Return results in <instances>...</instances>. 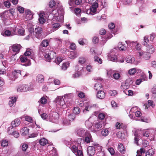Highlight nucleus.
<instances>
[{
    "label": "nucleus",
    "instance_id": "6e6552de",
    "mask_svg": "<svg viewBox=\"0 0 156 156\" xmlns=\"http://www.w3.org/2000/svg\"><path fill=\"white\" fill-rule=\"evenodd\" d=\"M88 131L83 128H80L77 129L76 133L77 135L80 137H83L86 134H88Z\"/></svg>",
    "mask_w": 156,
    "mask_h": 156
},
{
    "label": "nucleus",
    "instance_id": "864d4df0",
    "mask_svg": "<svg viewBox=\"0 0 156 156\" xmlns=\"http://www.w3.org/2000/svg\"><path fill=\"white\" fill-rule=\"evenodd\" d=\"M118 150L120 152H122L123 151L124 149V148L122 144L120 143L118 144Z\"/></svg>",
    "mask_w": 156,
    "mask_h": 156
},
{
    "label": "nucleus",
    "instance_id": "393cba45",
    "mask_svg": "<svg viewBox=\"0 0 156 156\" xmlns=\"http://www.w3.org/2000/svg\"><path fill=\"white\" fill-rule=\"evenodd\" d=\"M78 56V54L76 51H71L70 52L69 55V57L71 59L76 58Z\"/></svg>",
    "mask_w": 156,
    "mask_h": 156
},
{
    "label": "nucleus",
    "instance_id": "1a4fd4ad",
    "mask_svg": "<svg viewBox=\"0 0 156 156\" xmlns=\"http://www.w3.org/2000/svg\"><path fill=\"white\" fill-rule=\"evenodd\" d=\"M108 58L110 61L116 62L117 60V54L113 51L110 52L108 55Z\"/></svg>",
    "mask_w": 156,
    "mask_h": 156
},
{
    "label": "nucleus",
    "instance_id": "a19ab883",
    "mask_svg": "<svg viewBox=\"0 0 156 156\" xmlns=\"http://www.w3.org/2000/svg\"><path fill=\"white\" fill-rule=\"evenodd\" d=\"M25 13L27 17L28 16V15H29V16H30V17L29 18V19L30 20L32 18L33 15L31 14V11L30 10L28 9L26 10L25 11Z\"/></svg>",
    "mask_w": 156,
    "mask_h": 156
},
{
    "label": "nucleus",
    "instance_id": "ddd939ff",
    "mask_svg": "<svg viewBox=\"0 0 156 156\" xmlns=\"http://www.w3.org/2000/svg\"><path fill=\"white\" fill-rule=\"evenodd\" d=\"M131 81L130 79L126 80L124 83L121 84V88L122 89H126L129 87L130 82Z\"/></svg>",
    "mask_w": 156,
    "mask_h": 156
},
{
    "label": "nucleus",
    "instance_id": "c85d7f7f",
    "mask_svg": "<svg viewBox=\"0 0 156 156\" xmlns=\"http://www.w3.org/2000/svg\"><path fill=\"white\" fill-rule=\"evenodd\" d=\"M39 22L41 24H43L45 21V20L43 17V13H40L39 15Z\"/></svg>",
    "mask_w": 156,
    "mask_h": 156
},
{
    "label": "nucleus",
    "instance_id": "37998d69",
    "mask_svg": "<svg viewBox=\"0 0 156 156\" xmlns=\"http://www.w3.org/2000/svg\"><path fill=\"white\" fill-rule=\"evenodd\" d=\"M69 62L63 63L61 67V69L63 70H66L69 66Z\"/></svg>",
    "mask_w": 156,
    "mask_h": 156
},
{
    "label": "nucleus",
    "instance_id": "13d9d810",
    "mask_svg": "<svg viewBox=\"0 0 156 156\" xmlns=\"http://www.w3.org/2000/svg\"><path fill=\"white\" fill-rule=\"evenodd\" d=\"M8 145V141L6 140H3L2 141L1 145L3 147L7 146Z\"/></svg>",
    "mask_w": 156,
    "mask_h": 156
},
{
    "label": "nucleus",
    "instance_id": "f8f14e48",
    "mask_svg": "<svg viewBox=\"0 0 156 156\" xmlns=\"http://www.w3.org/2000/svg\"><path fill=\"white\" fill-rule=\"evenodd\" d=\"M21 46L20 44H14L12 46V50L13 52L15 53V55H16L18 53L20 49Z\"/></svg>",
    "mask_w": 156,
    "mask_h": 156
},
{
    "label": "nucleus",
    "instance_id": "6ab92c4d",
    "mask_svg": "<svg viewBox=\"0 0 156 156\" xmlns=\"http://www.w3.org/2000/svg\"><path fill=\"white\" fill-rule=\"evenodd\" d=\"M102 80H98L94 86V89L96 90H100L102 87V86L101 84Z\"/></svg>",
    "mask_w": 156,
    "mask_h": 156
},
{
    "label": "nucleus",
    "instance_id": "423d86ee",
    "mask_svg": "<svg viewBox=\"0 0 156 156\" xmlns=\"http://www.w3.org/2000/svg\"><path fill=\"white\" fill-rule=\"evenodd\" d=\"M20 58L21 62L24 63L22 64L23 66H29L31 65V63L30 60L28 59L26 56L24 55H21Z\"/></svg>",
    "mask_w": 156,
    "mask_h": 156
},
{
    "label": "nucleus",
    "instance_id": "5fc2aeb1",
    "mask_svg": "<svg viewBox=\"0 0 156 156\" xmlns=\"http://www.w3.org/2000/svg\"><path fill=\"white\" fill-rule=\"evenodd\" d=\"M14 34L13 33L12 34L11 32L9 30H6L4 32V34L3 35L5 36H9L10 35H14Z\"/></svg>",
    "mask_w": 156,
    "mask_h": 156
},
{
    "label": "nucleus",
    "instance_id": "3c124183",
    "mask_svg": "<svg viewBox=\"0 0 156 156\" xmlns=\"http://www.w3.org/2000/svg\"><path fill=\"white\" fill-rule=\"evenodd\" d=\"M141 119L142 122H150V119L145 117H141Z\"/></svg>",
    "mask_w": 156,
    "mask_h": 156
},
{
    "label": "nucleus",
    "instance_id": "39448f33",
    "mask_svg": "<svg viewBox=\"0 0 156 156\" xmlns=\"http://www.w3.org/2000/svg\"><path fill=\"white\" fill-rule=\"evenodd\" d=\"M45 58L47 61L50 62L51 59L56 56V53L52 51H49L44 53V55Z\"/></svg>",
    "mask_w": 156,
    "mask_h": 156
},
{
    "label": "nucleus",
    "instance_id": "412c9836",
    "mask_svg": "<svg viewBox=\"0 0 156 156\" xmlns=\"http://www.w3.org/2000/svg\"><path fill=\"white\" fill-rule=\"evenodd\" d=\"M20 123V119H17L12 121L11 123L12 126L15 127L18 126Z\"/></svg>",
    "mask_w": 156,
    "mask_h": 156
},
{
    "label": "nucleus",
    "instance_id": "de8ad7c7",
    "mask_svg": "<svg viewBox=\"0 0 156 156\" xmlns=\"http://www.w3.org/2000/svg\"><path fill=\"white\" fill-rule=\"evenodd\" d=\"M41 118L44 120L48 121V119L49 118L48 115L45 113L41 114L40 115Z\"/></svg>",
    "mask_w": 156,
    "mask_h": 156
},
{
    "label": "nucleus",
    "instance_id": "20e7f679",
    "mask_svg": "<svg viewBox=\"0 0 156 156\" xmlns=\"http://www.w3.org/2000/svg\"><path fill=\"white\" fill-rule=\"evenodd\" d=\"M57 12L58 16H56V19L59 22H62L63 20L64 10L62 6H61L57 9Z\"/></svg>",
    "mask_w": 156,
    "mask_h": 156
},
{
    "label": "nucleus",
    "instance_id": "bb28decb",
    "mask_svg": "<svg viewBox=\"0 0 156 156\" xmlns=\"http://www.w3.org/2000/svg\"><path fill=\"white\" fill-rule=\"evenodd\" d=\"M126 43L128 47L130 48H132L133 47L135 46L136 44L137 41H126Z\"/></svg>",
    "mask_w": 156,
    "mask_h": 156
},
{
    "label": "nucleus",
    "instance_id": "49530a36",
    "mask_svg": "<svg viewBox=\"0 0 156 156\" xmlns=\"http://www.w3.org/2000/svg\"><path fill=\"white\" fill-rule=\"evenodd\" d=\"M70 121L69 119H64L63 120L62 124L63 125L68 126L70 124Z\"/></svg>",
    "mask_w": 156,
    "mask_h": 156
},
{
    "label": "nucleus",
    "instance_id": "aec40b11",
    "mask_svg": "<svg viewBox=\"0 0 156 156\" xmlns=\"http://www.w3.org/2000/svg\"><path fill=\"white\" fill-rule=\"evenodd\" d=\"M96 97L97 98L100 99H103L105 97V93L103 91L99 90L97 93Z\"/></svg>",
    "mask_w": 156,
    "mask_h": 156
},
{
    "label": "nucleus",
    "instance_id": "603ef678",
    "mask_svg": "<svg viewBox=\"0 0 156 156\" xmlns=\"http://www.w3.org/2000/svg\"><path fill=\"white\" fill-rule=\"evenodd\" d=\"M62 59L60 57H57L54 61V62H55L56 64L59 65L60 63L62 61Z\"/></svg>",
    "mask_w": 156,
    "mask_h": 156
},
{
    "label": "nucleus",
    "instance_id": "c9c22d12",
    "mask_svg": "<svg viewBox=\"0 0 156 156\" xmlns=\"http://www.w3.org/2000/svg\"><path fill=\"white\" fill-rule=\"evenodd\" d=\"M117 136L118 138L121 139H124L125 136V134L121 131H119L117 133Z\"/></svg>",
    "mask_w": 156,
    "mask_h": 156
},
{
    "label": "nucleus",
    "instance_id": "e433bc0d",
    "mask_svg": "<svg viewBox=\"0 0 156 156\" xmlns=\"http://www.w3.org/2000/svg\"><path fill=\"white\" fill-rule=\"evenodd\" d=\"M102 136H107L109 133V131L107 129H103L101 132Z\"/></svg>",
    "mask_w": 156,
    "mask_h": 156
},
{
    "label": "nucleus",
    "instance_id": "a878e982",
    "mask_svg": "<svg viewBox=\"0 0 156 156\" xmlns=\"http://www.w3.org/2000/svg\"><path fill=\"white\" fill-rule=\"evenodd\" d=\"M134 58L131 56H128L126 58V62L128 63H133L135 61Z\"/></svg>",
    "mask_w": 156,
    "mask_h": 156
},
{
    "label": "nucleus",
    "instance_id": "5701e85b",
    "mask_svg": "<svg viewBox=\"0 0 156 156\" xmlns=\"http://www.w3.org/2000/svg\"><path fill=\"white\" fill-rule=\"evenodd\" d=\"M36 80L39 83H43L44 81L43 76L41 74L38 75L37 77Z\"/></svg>",
    "mask_w": 156,
    "mask_h": 156
},
{
    "label": "nucleus",
    "instance_id": "79ce46f5",
    "mask_svg": "<svg viewBox=\"0 0 156 156\" xmlns=\"http://www.w3.org/2000/svg\"><path fill=\"white\" fill-rule=\"evenodd\" d=\"M80 112V108L78 107H76L74 108L73 112L75 114H79Z\"/></svg>",
    "mask_w": 156,
    "mask_h": 156
},
{
    "label": "nucleus",
    "instance_id": "4be33fe9",
    "mask_svg": "<svg viewBox=\"0 0 156 156\" xmlns=\"http://www.w3.org/2000/svg\"><path fill=\"white\" fill-rule=\"evenodd\" d=\"M141 71V70L140 69L133 68L129 70L128 71V73L130 75H133L136 72H140Z\"/></svg>",
    "mask_w": 156,
    "mask_h": 156
},
{
    "label": "nucleus",
    "instance_id": "e2e57ef3",
    "mask_svg": "<svg viewBox=\"0 0 156 156\" xmlns=\"http://www.w3.org/2000/svg\"><path fill=\"white\" fill-rule=\"evenodd\" d=\"M85 124L86 127L89 129L92 126V123L90 122L89 121H86L85 122Z\"/></svg>",
    "mask_w": 156,
    "mask_h": 156
},
{
    "label": "nucleus",
    "instance_id": "cd10ccee",
    "mask_svg": "<svg viewBox=\"0 0 156 156\" xmlns=\"http://www.w3.org/2000/svg\"><path fill=\"white\" fill-rule=\"evenodd\" d=\"M138 110L137 107L136 106L133 107L131 109L129 112V117L131 119L133 118L132 115H133L132 113H134V112H136Z\"/></svg>",
    "mask_w": 156,
    "mask_h": 156
},
{
    "label": "nucleus",
    "instance_id": "7ed1b4c3",
    "mask_svg": "<svg viewBox=\"0 0 156 156\" xmlns=\"http://www.w3.org/2000/svg\"><path fill=\"white\" fill-rule=\"evenodd\" d=\"M59 116V114L56 112L50 114L48 115L49 118L48 119V121L57 123L58 122Z\"/></svg>",
    "mask_w": 156,
    "mask_h": 156
},
{
    "label": "nucleus",
    "instance_id": "09e8293b",
    "mask_svg": "<svg viewBox=\"0 0 156 156\" xmlns=\"http://www.w3.org/2000/svg\"><path fill=\"white\" fill-rule=\"evenodd\" d=\"M35 31L36 33V36H37V34H39L41 33L42 31V28L40 27L36 28Z\"/></svg>",
    "mask_w": 156,
    "mask_h": 156
},
{
    "label": "nucleus",
    "instance_id": "f3484780",
    "mask_svg": "<svg viewBox=\"0 0 156 156\" xmlns=\"http://www.w3.org/2000/svg\"><path fill=\"white\" fill-rule=\"evenodd\" d=\"M147 47V51L150 55L153 53L155 51V48L152 45H148Z\"/></svg>",
    "mask_w": 156,
    "mask_h": 156
},
{
    "label": "nucleus",
    "instance_id": "a211bd4d",
    "mask_svg": "<svg viewBox=\"0 0 156 156\" xmlns=\"http://www.w3.org/2000/svg\"><path fill=\"white\" fill-rule=\"evenodd\" d=\"M85 138L84 139V141L86 143H89L90 142H92V136L88 132V134H86L85 136Z\"/></svg>",
    "mask_w": 156,
    "mask_h": 156
},
{
    "label": "nucleus",
    "instance_id": "052dcab7",
    "mask_svg": "<svg viewBox=\"0 0 156 156\" xmlns=\"http://www.w3.org/2000/svg\"><path fill=\"white\" fill-rule=\"evenodd\" d=\"M117 94V91L115 90H111L109 91V94L111 96H115Z\"/></svg>",
    "mask_w": 156,
    "mask_h": 156
},
{
    "label": "nucleus",
    "instance_id": "2eb2a0df",
    "mask_svg": "<svg viewBox=\"0 0 156 156\" xmlns=\"http://www.w3.org/2000/svg\"><path fill=\"white\" fill-rule=\"evenodd\" d=\"M95 149L94 146H89L87 149V154L89 156H92L95 153Z\"/></svg>",
    "mask_w": 156,
    "mask_h": 156
},
{
    "label": "nucleus",
    "instance_id": "0eeeda50",
    "mask_svg": "<svg viewBox=\"0 0 156 156\" xmlns=\"http://www.w3.org/2000/svg\"><path fill=\"white\" fill-rule=\"evenodd\" d=\"M140 58H144L146 60L149 59L151 57V55L147 52L143 51H140L138 52Z\"/></svg>",
    "mask_w": 156,
    "mask_h": 156
},
{
    "label": "nucleus",
    "instance_id": "8fccbe9b",
    "mask_svg": "<svg viewBox=\"0 0 156 156\" xmlns=\"http://www.w3.org/2000/svg\"><path fill=\"white\" fill-rule=\"evenodd\" d=\"M75 118V115L73 114H70L68 115V118L70 121H73Z\"/></svg>",
    "mask_w": 156,
    "mask_h": 156
},
{
    "label": "nucleus",
    "instance_id": "58836bf2",
    "mask_svg": "<svg viewBox=\"0 0 156 156\" xmlns=\"http://www.w3.org/2000/svg\"><path fill=\"white\" fill-rule=\"evenodd\" d=\"M149 42L148 37L147 36H145L144 37V41L142 44L145 46H148V43Z\"/></svg>",
    "mask_w": 156,
    "mask_h": 156
},
{
    "label": "nucleus",
    "instance_id": "69168bd1",
    "mask_svg": "<svg viewBox=\"0 0 156 156\" xmlns=\"http://www.w3.org/2000/svg\"><path fill=\"white\" fill-rule=\"evenodd\" d=\"M25 119L26 121L31 123H32L33 121L32 118L30 116H26Z\"/></svg>",
    "mask_w": 156,
    "mask_h": 156
},
{
    "label": "nucleus",
    "instance_id": "680f3d73",
    "mask_svg": "<svg viewBox=\"0 0 156 156\" xmlns=\"http://www.w3.org/2000/svg\"><path fill=\"white\" fill-rule=\"evenodd\" d=\"M75 14L77 16H79L80 15V13H81V9L78 8H76L75 9Z\"/></svg>",
    "mask_w": 156,
    "mask_h": 156
},
{
    "label": "nucleus",
    "instance_id": "774afa93",
    "mask_svg": "<svg viewBox=\"0 0 156 156\" xmlns=\"http://www.w3.org/2000/svg\"><path fill=\"white\" fill-rule=\"evenodd\" d=\"M85 59L83 57H80L79 58V62L81 64L84 63L85 62Z\"/></svg>",
    "mask_w": 156,
    "mask_h": 156
},
{
    "label": "nucleus",
    "instance_id": "dca6fc26",
    "mask_svg": "<svg viewBox=\"0 0 156 156\" xmlns=\"http://www.w3.org/2000/svg\"><path fill=\"white\" fill-rule=\"evenodd\" d=\"M12 75L14 76L12 80H15V79L17 78L19 75L22 76L23 75L21 74V72L20 70H14V71L12 73Z\"/></svg>",
    "mask_w": 156,
    "mask_h": 156
},
{
    "label": "nucleus",
    "instance_id": "473e14b6",
    "mask_svg": "<svg viewBox=\"0 0 156 156\" xmlns=\"http://www.w3.org/2000/svg\"><path fill=\"white\" fill-rule=\"evenodd\" d=\"M118 48L120 51H125L126 49V47L123 45L122 42H119L118 44Z\"/></svg>",
    "mask_w": 156,
    "mask_h": 156
},
{
    "label": "nucleus",
    "instance_id": "f03ea898",
    "mask_svg": "<svg viewBox=\"0 0 156 156\" xmlns=\"http://www.w3.org/2000/svg\"><path fill=\"white\" fill-rule=\"evenodd\" d=\"M33 89V85L31 83L29 85L24 84L19 86L17 90L18 92H24L28 90H32Z\"/></svg>",
    "mask_w": 156,
    "mask_h": 156
},
{
    "label": "nucleus",
    "instance_id": "9d476101",
    "mask_svg": "<svg viewBox=\"0 0 156 156\" xmlns=\"http://www.w3.org/2000/svg\"><path fill=\"white\" fill-rule=\"evenodd\" d=\"M76 73L73 74V77L74 78H76L80 76L83 71L82 67L79 68L78 66L76 67Z\"/></svg>",
    "mask_w": 156,
    "mask_h": 156
},
{
    "label": "nucleus",
    "instance_id": "bf43d9fd",
    "mask_svg": "<svg viewBox=\"0 0 156 156\" xmlns=\"http://www.w3.org/2000/svg\"><path fill=\"white\" fill-rule=\"evenodd\" d=\"M71 149L74 154L78 150V147L75 145H73L71 147Z\"/></svg>",
    "mask_w": 156,
    "mask_h": 156
},
{
    "label": "nucleus",
    "instance_id": "72a5a7b5",
    "mask_svg": "<svg viewBox=\"0 0 156 156\" xmlns=\"http://www.w3.org/2000/svg\"><path fill=\"white\" fill-rule=\"evenodd\" d=\"M49 44L48 40L47 39H45L42 41L40 47H47Z\"/></svg>",
    "mask_w": 156,
    "mask_h": 156
},
{
    "label": "nucleus",
    "instance_id": "2f4dec72",
    "mask_svg": "<svg viewBox=\"0 0 156 156\" xmlns=\"http://www.w3.org/2000/svg\"><path fill=\"white\" fill-rule=\"evenodd\" d=\"M60 24L58 23L53 24L52 26L51 30L53 31H55L60 27Z\"/></svg>",
    "mask_w": 156,
    "mask_h": 156
},
{
    "label": "nucleus",
    "instance_id": "4c0bfd02",
    "mask_svg": "<svg viewBox=\"0 0 156 156\" xmlns=\"http://www.w3.org/2000/svg\"><path fill=\"white\" fill-rule=\"evenodd\" d=\"M141 133H142L143 136L147 137L149 136L150 135L149 131L147 129L143 130L141 131Z\"/></svg>",
    "mask_w": 156,
    "mask_h": 156
},
{
    "label": "nucleus",
    "instance_id": "338daca9",
    "mask_svg": "<svg viewBox=\"0 0 156 156\" xmlns=\"http://www.w3.org/2000/svg\"><path fill=\"white\" fill-rule=\"evenodd\" d=\"M75 154L76 156H83V152L80 150H79Z\"/></svg>",
    "mask_w": 156,
    "mask_h": 156
},
{
    "label": "nucleus",
    "instance_id": "6e6d98bb",
    "mask_svg": "<svg viewBox=\"0 0 156 156\" xmlns=\"http://www.w3.org/2000/svg\"><path fill=\"white\" fill-rule=\"evenodd\" d=\"M13 126H11L8 129V133L10 135H12V132H13Z\"/></svg>",
    "mask_w": 156,
    "mask_h": 156
},
{
    "label": "nucleus",
    "instance_id": "c03bdc74",
    "mask_svg": "<svg viewBox=\"0 0 156 156\" xmlns=\"http://www.w3.org/2000/svg\"><path fill=\"white\" fill-rule=\"evenodd\" d=\"M22 132L23 135H27L29 133V129L26 127H24L22 130Z\"/></svg>",
    "mask_w": 156,
    "mask_h": 156
},
{
    "label": "nucleus",
    "instance_id": "f704fd0d",
    "mask_svg": "<svg viewBox=\"0 0 156 156\" xmlns=\"http://www.w3.org/2000/svg\"><path fill=\"white\" fill-rule=\"evenodd\" d=\"M10 100L9 101V104L11 107L16 102V97H11Z\"/></svg>",
    "mask_w": 156,
    "mask_h": 156
},
{
    "label": "nucleus",
    "instance_id": "7c9ffc66",
    "mask_svg": "<svg viewBox=\"0 0 156 156\" xmlns=\"http://www.w3.org/2000/svg\"><path fill=\"white\" fill-rule=\"evenodd\" d=\"M154 149L151 148L149 149L147 152L146 154V156H152L154 154Z\"/></svg>",
    "mask_w": 156,
    "mask_h": 156
},
{
    "label": "nucleus",
    "instance_id": "c756f323",
    "mask_svg": "<svg viewBox=\"0 0 156 156\" xmlns=\"http://www.w3.org/2000/svg\"><path fill=\"white\" fill-rule=\"evenodd\" d=\"M48 143V140L44 138H42L40 139L39 143L41 145L44 146Z\"/></svg>",
    "mask_w": 156,
    "mask_h": 156
},
{
    "label": "nucleus",
    "instance_id": "0e129e2a",
    "mask_svg": "<svg viewBox=\"0 0 156 156\" xmlns=\"http://www.w3.org/2000/svg\"><path fill=\"white\" fill-rule=\"evenodd\" d=\"M113 76L115 79L118 80L120 77V75L119 73H115L113 74Z\"/></svg>",
    "mask_w": 156,
    "mask_h": 156
},
{
    "label": "nucleus",
    "instance_id": "ea45409f",
    "mask_svg": "<svg viewBox=\"0 0 156 156\" xmlns=\"http://www.w3.org/2000/svg\"><path fill=\"white\" fill-rule=\"evenodd\" d=\"M20 147H21V149L23 151H26L28 147V144L25 143L22 144L21 145Z\"/></svg>",
    "mask_w": 156,
    "mask_h": 156
},
{
    "label": "nucleus",
    "instance_id": "a18cd8bd",
    "mask_svg": "<svg viewBox=\"0 0 156 156\" xmlns=\"http://www.w3.org/2000/svg\"><path fill=\"white\" fill-rule=\"evenodd\" d=\"M94 61L97 62L98 64H101L102 63V60L101 58H99L98 56H95L94 57Z\"/></svg>",
    "mask_w": 156,
    "mask_h": 156
},
{
    "label": "nucleus",
    "instance_id": "b1692460",
    "mask_svg": "<svg viewBox=\"0 0 156 156\" xmlns=\"http://www.w3.org/2000/svg\"><path fill=\"white\" fill-rule=\"evenodd\" d=\"M16 29L14 30V34H17L20 35H23L24 34L25 31L24 30L23 28H20L18 30V32L17 33H16L15 31Z\"/></svg>",
    "mask_w": 156,
    "mask_h": 156
},
{
    "label": "nucleus",
    "instance_id": "9b49d317",
    "mask_svg": "<svg viewBox=\"0 0 156 156\" xmlns=\"http://www.w3.org/2000/svg\"><path fill=\"white\" fill-rule=\"evenodd\" d=\"M92 145L94 146L95 149V152H96L97 154V153L100 152L102 151L103 147L100 145L99 144L96 143H93L92 144Z\"/></svg>",
    "mask_w": 156,
    "mask_h": 156
},
{
    "label": "nucleus",
    "instance_id": "4468645a",
    "mask_svg": "<svg viewBox=\"0 0 156 156\" xmlns=\"http://www.w3.org/2000/svg\"><path fill=\"white\" fill-rule=\"evenodd\" d=\"M102 123L103 122L101 121H98L94 123L93 126L94 131H97L98 130L101 129L102 127Z\"/></svg>",
    "mask_w": 156,
    "mask_h": 156
},
{
    "label": "nucleus",
    "instance_id": "4d7b16f0",
    "mask_svg": "<svg viewBox=\"0 0 156 156\" xmlns=\"http://www.w3.org/2000/svg\"><path fill=\"white\" fill-rule=\"evenodd\" d=\"M135 46V48L136 50L139 51H141L140 50L141 48V45L139 43H138L137 41L136 42V44Z\"/></svg>",
    "mask_w": 156,
    "mask_h": 156
},
{
    "label": "nucleus",
    "instance_id": "f257e3e1",
    "mask_svg": "<svg viewBox=\"0 0 156 156\" xmlns=\"http://www.w3.org/2000/svg\"><path fill=\"white\" fill-rule=\"evenodd\" d=\"M73 98V94L71 93L66 94L64 96L57 97L55 99V102L61 107L64 109L67 107L68 104L70 103Z\"/></svg>",
    "mask_w": 156,
    "mask_h": 156
}]
</instances>
